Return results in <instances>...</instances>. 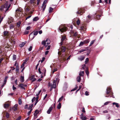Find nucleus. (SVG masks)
<instances>
[{
	"instance_id": "obj_1",
	"label": "nucleus",
	"mask_w": 120,
	"mask_h": 120,
	"mask_svg": "<svg viewBox=\"0 0 120 120\" xmlns=\"http://www.w3.org/2000/svg\"><path fill=\"white\" fill-rule=\"evenodd\" d=\"M15 16L17 18H20L22 15V8H18L15 11Z\"/></svg>"
},
{
	"instance_id": "obj_2",
	"label": "nucleus",
	"mask_w": 120,
	"mask_h": 120,
	"mask_svg": "<svg viewBox=\"0 0 120 120\" xmlns=\"http://www.w3.org/2000/svg\"><path fill=\"white\" fill-rule=\"evenodd\" d=\"M11 6L10 4H8V3L6 2L5 4L3 6L1 7V8L0 9L1 10L3 11H5V12H6L7 11L9 10V9Z\"/></svg>"
},
{
	"instance_id": "obj_3",
	"label": "nucleus",
	"mask_w": 120,
	"mask_h": 120,
	"mask_svg": "<svg viewBox=\"0 0 120 120\" xmlns=\"http://www.w3.org/2000/svg\"><path fill=\"white\" fill-rule=\"evenodd\" d=\"M53 84H52L49 82L48 83V86H49L51 87L50 89V91H51L52 90V89L53 88H55L56 87V81L55 80H54L53 82Z\"/></svg>"
},
{
	"instance_id": "obj_4",
	"label": "nucleus",
	"mask_w": 120,
	"mask_h": 120,
	"mask_svg": "<svg viewBox=\"0 0 120 120\" xmlns=\"http://www.w3.org/2000/svg\"><path fill=\"white\" fill-rule=\"evenodd\" d=\"M50 43V41L49 39L47 38L45 41H44L42 42L41 44L42 45H43L44 46H45L46 47L49 45Z\"/></svg>"
},
{
	"instance_id": "obj_5",
	"label": "nucleus",
	"mask_w": 120,
	"mask_h": 120,
	"mask_svg": "<svg viewBox=\"0 0 120 120\" xmlns=\"http://www.w3.org/2000/svg\"><path fill=\"white\" fill-rule=\"evenodd\" d=\"M59 29L60 32H63L65 31L68 28L67 27L64 25H63L62 26H60L59 28Z\"/></svg>"
},
{
	"instance_id": "obj_6",
	"label": "nucleus",
	"mask_w": 120,
	"mask_h": 120,
	"mask_svg": "<svg viewBox=\"0 0 120 120\" xmlns=\"http://www.w3.org/2000/svg\"><path fill=\"white\" fill-rule=\"evenodd\" d=\"M30 5L29 4H26L25 7V9L26 11H28L30 10Z\"/></svg>"
},
{
	"instance_id": "obj_7",
	"label": "nucleus",
	"mask_w": 120,
	"mask_h": 120,
	"mask_svg": "<svg viewBox=\"0 0 120 120\" xmlns=\"http://www.w3.org/2000/svg\"><path fill=\"white\" fill-rule=\"evenodd\" d=\"M62 38L61 39V41L60 43V45H62L63 44V42L66 39V37L65 36H61Z\"/></svg>"
},
{
	"instance_id": "obj_8",
	"label": "nucleus",
	"mask_w": 120,
	"mask_h": 120,
	"mask_svg": "<svg viewBox=\"0 0 120 120\" xmlns=\"http://www.w3.org/2000/svg\"><path fill=\"white\" fill-rule=\"evenodd\" d=\"M19 86L21 88L25 90V89L24 87L26 86L27 85H23V84L21 83L19 85Z\"/></svg>"
},
{
	"instance_id": "obj_9",
	"label": "nucleus",
	"mask_w": 120,
	"mask_h": 120,
	"mask_svg": "<svg viewBox=\"0 0 120 120\" xmlns=\"http://www.w3.org/2000/svg\"><path fill=\"white\" fill-rule=\"evenodd\" d=\"M8 78V77L7 76H6L5 77L4 79V81L3 83V84L1 86V87L2 88L4 86V85L6 83Z\"/></svg>"
},
{
	"instance_id": "obj_10",
	"label": "nucleus",
	"mask_w": 120,
	"mask_h": 120,
	"mask_svg": "<svg viewBox=\"0 0 120 120\" xmlns=\"http://www.w3.org/2000/svg\"><path fill=\"white\" fill-rule=\"evenodd\" d=\"M53 107H52L51 106L50 107L49 109L47 112L48 114H49L50 113V112L52 110Z\"/></svg>"
},
{
	"instance_id": "obj_11",
	"label": "nucleus",
	"mask_w": 120,
	"mask_h": 120,
	"mask_svg": "<svg viewBox=\"0 0 120 120\" xmlns=\"http://www.w3.org/2000/svg\"><path fill=\"white\" fill-rule=\"evenodd\" d=\"M84 58L85 57L84 56H81L78 57V59L80 61H82L84 59Z\"/></svg>"
},
{
	"instance_id": "obj_12",
	"label": "nucleus",
	"mask_w": 120,
	"mask_h": 120,
	"mask_svg": "<svg viewBox=\"0 0 120 120\" xmlns=\"http://www.w3.org/2000/svg\"><path fill=\"white\" fill-rule=\"evenodd\" d=\"M30 80L32 81V82H33L35 81L36 79L35 78L34 75H33L32 76L30 79Z\"/></svg>"
},
{
	"instance_id": "obj_13",
	"label": "nucleus",
	"mask_w": 120,
	"mask_h": 120,
	"mask_svg": "<svg viewBox=\"0 0 120 120\" xmlns=\"http://www.w3.org/2000/svg\"><path fill=\"white\" fill-rule=\"evenodd\" d=\"M35 36L33 34V33H31L30 35L29 36V37L30 38H31V39H32L35 37Z\"/></svg>"
},
{
	"instance_id": "obj_14",
	"label": "nucleus",
	"mask_w": 120,
	"mask_h": 120,
	"mask_svg": "<svg viewBox=\"0 0 120 120\" xmlns=\"http://www.w3.org/2000/svg\"><path fill=\"white\" fill-rule=\"evenodd\" d=\"M18 106L17 104H15L12 108L13 110L14 111H15L17 110V107Z\"/></svg>"
},
{
	"instance_id": "obj_15",
	"label": "nucleus",
	"mask_w": 120,
	"mask_h": 120,
	"mask_svg": "<svg viewBox=\"0 0 120 120\" xmlns=\"http://www.w3.org/2000/svg\"><path fill=\"white\" fill-rule=\"evenodd\" d=\"M111 89L109 87H107L106 89V93L107 94H109L111 91Z\"/></svg>"
},
{
	"instance_id": "obj_16",
	"label": "nucleus",
	"mask_w": 120,
	"mask_h": 120,
	"mask_svg": "<svg viewBox=\"0 0 120 120\" xmlns=\"http://www.w3.org/2000/svg\"><path fill=\"white\" fill-rule=\"evenodd\" d=\"M113 105H115L116 107L118 108L119 107V104L115 102H113L112 103Z\"/></svg>"
},
{
	"instance_id": "obj_17",
	"label": "nucleus",
	"mask_w": 120,
	"mask_h": 120,
	"mask_svg": "<svg viewBox=\"0 0 120 120\" xmlns=\"http://www.w3.org/2000/svg\"><path fill=\"white\" fill-rule=\"evenodd\" d=\"M26 43V41L22 42L21 44H19V46L20 47H23Z\"/></svg>"
},
{
	"instance_id": "obj_18",
	"label": "nucleus",
	"mask_w": 120,
	"mask_h": 120,
	"mask_svg": "<svg viewBox=\"0 0 120 120\" xmlns=\"http://www.w3.org/2000/svg\"><path fill=\"white\" fill-rule=\"evenodd\" d=\"M61 52H65L66 49V48L65 47H62L61 48Z\"/></svg>"
},
{
	"instance_id": "obj_19",
	"label": "nucleus",
	"mask_w": 120,
	"mask_h": 120,
	"mask_svg": "<svg viewBox=\"0 0 120 120\" xmlns=\"http://www.w3.org/2000/svg\"><path fill=\"white\" fill-rule=\"evenodd\" d=\"M9 105L8 104H4V108H6L9 107Z\"/></svg>"
},
{
	"instance_id": "obj_20",
	"label": "nucleus",
	"mask_w": 120,
	"mask_h": 120,
	"mask_svg": "<svg viewBox=\"0 0 120 120\" xmlns=\"http://www.w3.org/2000/svg\"><path fill=\"white\" fill-rule=\"evenodd\" d=\"M39 19V18L38 17H35L33 19V20L34 21L36 22Z\"/></svg>"
},
{
	"instance_id": "obj_21",
	"label": "nucleus",
	"mask_w": 120,
	"mask_h": 120,
	"mask_svg": "<svg viewBox=\"0 0 120 120\" xmlns=\"http://www.w3.org/2000/svg\"><path fill=\"white\" fill-rule=\"evenodd\" d=\"M61 107V103H59V104L57 106V108L58 109H60Z\"/></svg>"
},
{
	"instance_id": "obj_22",
	"label": "nucleus",
	"mask_w": 120,
	"mask_h": 120,
	"mask_svg": "<svg viewBox=\"0 0 120 120\" xmlns=\"http://www.w3.org/2000/svg\"><path fill=\"white\" fill-rule=\"evenodd\" d=\"M84 74V72L83 71H81L79 73V75L80 76H83Z\"/></svg>"
},
{
	"instance_id": "obj_23",
	"label": "nucleus",
	"mask_w": 120,
	"mask_h": 120,
	"mask_svg": "<svg viewBox=\"0 0 120 120\" xmlns=\"http://www.w3.org/2000/svg\"><path fill=\"white\" fill-rule=\"evenodd\" d=\"M81 77L80 76H79L77 77V81L78 82H80L81 80Z\"/></svg>"
},
{
	"instance_id": "obj_24",
	"label": "nucleus",
	"mask_w": 120,
	"mask_h": 120,
	"mask_svg": "<svg viewBox=\"0 0 120 120\" xmlns=\"http://www.w3.org/2000/svg\"><path fill=\"white\" fill-rule=\"evenodd\" d=\"M81 29L82 30H85L86 29V27H84L83 26H82L80 27Z\"/></svg>"
},
{
	"instance_id": "obj_25",
	"label": "nucleus",
	"mask_w": 120,
	"mask_h": 120,
	"mask_svg": "<svg viewBox=\"0 0 120 120\" xmlns=\"http://www.w3.org/2000/svg\"><path fill=\"white\" fill-rule=\"evenodd\" d=\"M38 113L39 112L37 110H36L35 111V112L34 113V116H36Z\"/></svg>"
},
{
	"instance_id": "obj_26",
	"label": "nucleus",
	"mask_w": 120,
	"mask_h": 120,
	"mask_svg": "<svg viewBox=\"0 0 120 120\" xmlns=\"http://www.w3.org/2000/svg\"><path fill=\"white\" fill-rule=\"evenodd\" d=\"M90 41L89 40V39H88L85 40L84 41V43L85 44H87Z\"/></svg>"
},
{
	"instance_id": "obj_27",
	"label": "nucleus",
	"mask_w": 120,
	"mask_h": 120,
	"mask_svg": "<svg viewBox=\"0 0 120 120\" xmlns=\"http://www.w3.org/2000/svg\"><path fill=\"white\" fill-rule=\"evenodd\" d=\"M33 104H32L29 106V107H28V109H31V108L33 107Z\"/></svg>"
},
{
	"instance_id": "obj_28",
	"label": "nucleus",
	"mask_w": 120,
	"mask_h": 120,
	"mask_svg": "<svg viewBox=\"0 0 120 120\" xmlns=\"http://www.w3.org/2000/svg\"><path fill=\"white\" fill-rule=\"evenodd\" d=\"M8 33V31H4V34L5 36H7Z\"/></svg>"
},
{
	"instance_id": "obj_29",
	"label": "nucleus",
	"mask_w": 120,
	"mask_h": 120,
	"mask_svg": "<svg viewBox=\"0 0 120 120\" xmlns=\"http://www.w3.org/2000/svg\"><path fill=\"white\" fill-rule=\"evenodd\" d=\"M88 68H86L85 70L87 76L88 75L89 73L88 71Z\"/></svg>"
},
{
	"instance_id": "obj_30",
	"label": "nucleus",
	"mask_w": 120,
	"mask_h": 120,
	"mask_svg": "<svg viewBox=\"0 0 120 120\" xmlns=\"http://www.w3.org/2000/svg\"><path fill=\"white\" fill-rule=\"evenodd\" d=\"M47 0H45L43 2V4H42V8H43L44 7V6L45 5V4L47 3Z\"/></svg>"
},
{
	"instance_id": "obj_31",
	"label": "nucleus",
	"mask_w": 120,
	"mask_h": 120,
	"mask_svg": "<svg viewBox=\"0 0 120 120\" xmlns=\"http://www.w3.org/2000/svg\"><path fill=\"white\" fill-rule=\"evenodd\" d=\"M20 81L22 82L24 81V77L23 76H21V77Z\"/></svg>"
},
{
	"instance_id": "obj_32",
	"label": "nucleus",
	"mask_w": 120,
	"mask_h": 120,
	"mask_svg": "<svg viewBox=\"0 0 120 120\" xmlns=\"http://www.w3.org/2000/svg\"><path fill=\"white\" fill-rule=\"evenodd\" d=\"M57 68H53V70L52 71V73L53 74L54 73L55 71H57Z\"/></svg>"
},
{
	"instance_id": "obj_33",
	"label": "nucleus",
	"mask_w": 120,
	"mask_h": 120,
	"mask_svg": "<svg viewBox=\"0 0 120 120\" xmlns=\"http://www.w3.org/2000/svg\"><path fill=\"white\" fill-rule=\"evenodd\" d=\"M63 96H62L60 98L58 101V102H60L63 99Z\"/></svg>"
},
{
	"instance_id": "obj_34",
	"label": "nucleus",
	"mask_w": 120,
	"mask_h": 120,
	"mask_svg": "<svg viewBox=\"0 0 120 120\" xmlns=\"http://www.w3.org/2000/svg\"><path fill=\"white\" fill-rule=\"evenodd\" d=\"M19 68L18 65L16 66V71L17 72H18L19 71Z\"/></svg>"
},
{
	"instance_id": "obj_35",
	"label": "nucleus",
	"mask_w": 120,
	"mask_h": 120,
	"mask_svg": "<svg viewBox=\"0 0 120 120\" xmlns=\"http://www.w3.org/2000/svg\"><path fill=\"white\" fill-rule=\"evenodd\" d=\"M13 22L14 21L13 18H11L10 19L9 21L8 22Z\"/></svg>"
},
{
	"instance_id": "obj_36",
	"label": "nucleus",
	"mask_w": 120,
	"mask_h": 120,
	"mask_svg": "<svg viewBox=\"0 0 120 120\" xmlns=\"http://www.w3.org/2000/svg\"><path fill=\"white\" fill-rule=\"evenodd\" d=\"M53 9L51 7H50L49 9V13H51Z\"/></svg>"
},
{
	"instance_id": "obj_37",
	"label": "nucleus",
	"mask_w": 120,
	"mask_h": 120,
	"mask_svg": "<svg viewBox=\"0 0 120 120\" xmlns=\"http://www.w3.org/2000/svg\"><path fill=\"white\" fill-rule=\"evenodd\" d=\"M32 109H30V110L28 112V113H27V116H29L30 115V113L32 111Z\"/></svg>"
},
{
	"instance_id": "obj_38",
	"label": "nucleus",
	"mask_w": 120,
	"mask_h": 120,
	"mask_svg": "<svg viewBox=\"0 0 120 120\" xmlns=\"http://www.w3.org/2000/svg\"><path fill=\"white\" fill-rule=\"evenodd\" d=\"M89 59L88 58H86L85 60V64H86L89 61Z\"/></svg>"
},
{
	"instance_id": "obj_39",
	"label": "nucleus",
	"mask_w": 120,
	"mask_h": 120,
	"mask_svg": "<svg viewBox=\"0 0 120 120\" xmlns=\"http://www.w3.org/2000/svg\"><path fill=\"white\" fill-rule=\"evenodd\" d=\"M94 42H95L94 40H93L92 41L90 42V45L89 46H91V45H92L94 44Z\"/></svg>"
},
{
	"instance_id": "obj_40",
	"label": "nucleus",
	"mask_w": 120,
	"mask_h": 120,
	"mask_svg": "<svg viewBox=\"0 0 120 120\" xmlns=\"http://www.w3.org/2000/svg\"><path fill=\"white\" fill-rule=\"evenodd\" d=\"M81 119L82 120H86V118L85 116H84V117H82Z\"/></svg>"
},
{
	"instance_id": "obj_41",
	"label": "nucleus",
	"mask_w": 120,
	"mask_h": 120,
	"mask_svg": "<svg viewBox=\"0 0 120 120\" xmlns=\"http://www.w3.org/2000/svg\"><path fill=\"white\" fill-rule=\"evenodd\" d=\"M25 64V62H23V63L22 64V65H21V68H23V67L24 66V64Z\"/></svg>"
},
{
	"instance_id": "obj_42",
	"label": "nucleus",
	"mask_w": 120,
	"mask_h": 120,
	"mask_svg": "<svg viewBox=\"0 0 120 120\" xmlns=\"http://www.w3.org/2000/svg\"><path fill=\"white\" fill-rule=\"evenodd\" d=\"M38 31H36L34 32L33 34L34 35V36H35L36 35L38 34Z\"/></svg>"
},
{
	"instance_id": "obj_43",
	"label": "nucleus",
	"mask_w": 120,
	"mask_h": 120,
	"mask_svg": "<svg viewBox=\"0 0 120 120\" xmlns=\"http://www.w3.org/2000/svg\"><path fill=\"white\" fill-rule=\"evenodd\" d=\"M13 60H16V56L15 55H14L13 56Z\"/></svg>"
},
{
	"instance_id": "obj_44",
	"label": "nucleus",
	"mask_w": 120,
	"mask_h": 120,
	"mask_svg": "<svg viewBox=\"0 0 120 120\" xmlns=\"http://www.w3.org/2000/svg\"><path fill=\"white\" fill-rule=\"evenodd\" d=\"M111 102L110 101H107L104 104V105H108L109 103H110Z\"/></svg>"
},
{
	"instance_id": "obj_45",
	"label": "nucleus",
	"mask_w": 120,
	"mask_h": 120,
	"mask_svg": "<svg viewBox=\"0 0 120 120\" xmlns=\"http://www.w3.org/2000/svg\"><path fill=\"white\" fill-rule=\"evenodd\" d=\"M6 117L7 118H8L9 117V114L8 112H7L6 113Z\"/></svg>"
},
{
	"instance_id": "obj_46",
	"label": "nucleus",
	"mask_w": 120,
	"mask_h": 120,
	"mask_svg": "<svg viewBox=\"0 0 120 120\" xmlns=\"http://www.w3.org/2000/svg\"><path fill=\"white\" fill-rule=\"evenodd\" d=\"M84 43V42H81L79 44V46H82L83 45Z\"/></svg>"
},
{
	"instance_id": "obj_47",
	"label": "nucleus",
	"mask_w": 120,
	"mask_h": 120,
	"mask_svg": "<svg viewBox=\"0 0 120 120\" xmlns=\"http://www.w3.org/2000/svg\"><path fill=\"white\" fill-rule=\"evenodd\" d=\"M85 50V49H82V50H80L79 51V53H81L82 52H83Z\"/></svg>"
},
{
	"instance_id": "obj_48",
	"label": "nucleus",
	"mask_w": 120,
	"mask_h": 120,
	"mask_svg": "<svg viewBox=\"0 0 120 120\" xmlns=\"http://www.w3.org/2000/svg\"><path fill=\"white\" fill-rule=\"evenodd\" d=\"M46 5H44V7H43V8L42 9V11H44L45 10V9L46 8Z\"/></svg>"
},
{
	"instance_id": "obj_49",
	"label": "nucleus",
	"mask_w": 120,
	"mask_h": 120,
	"mask_svg": "<svg viewBox=\"0 0 120 120\" xmlns=\"http://www.w3.org/2000/svg\"><path fill=\"white\" fill-rule=\"evenodd\" d=\"M14 27V26L12 25H11L10 26V29H13Z\"/></svg>"
},
{
	"instance_id": "obj_50",
	"label": "nucleus",
	"mask_w": 120,
	"mask_h": 120,
	"mask_svg": "<svg viewBox=\"0 0 120 120\" xmlns=\"http://www.w3.org/2000/svg\"><path fill=\"white\" fill-rule=\"evenodd\" d=\"M30 28H31L30 26H27L26 27V29L27 30H29L30 29Z\"/></svg>"
},
{
	"instance_id": "obj_51",
	"label": "nucleus",
	"mask_w": 120,
	"mask_h": 120,
	"mask_svg": "<svg viewBox=\"0 0 120 120\" xmlns=\"http://www.w3.org/2000/svg\"><path fill=\"white\" fill-rule=\"evenodd\" d=\"M32 47L31 46H30L28 49L29 51H31L32 49Z\"/></svg>"
},
{
	"instance_id": "obj_52",
	"label": "nucleus",
	"mask_w": 120,
	"mask_h": 120,
	"mask_svg": "<svg viewBox=\"0 0 120 120\" xmlns=\"http://www.w3.org/2000/svg\"><path fill=\"white\" fill-rule=\"evenodd\" d=\"M19 105H21L22 104V101L21 99H19Z\"/></svg>"
},
{
	"instance_id": "obj_53",
	"label": "nucleus",
	"mask_w": 120,
	"mask_h": 120,
	"mask_svg": "<svg viewBox=\"0 0 120 120\" xmlns=\"http://www.w3.org/2000/svg\"><path fill=\"white\" fill-rule=\"evenodd\" d=\"M101 16L100 15H98L97 16L96 18L98 19H100L99 18L100 17H101Z\"/></svg>"
},
{
	"instance_id": "obj_54",
	"label": "nucleus",
	"mask_w": 120,
	"mask_h": 120,
	"mask_svg": "<svg viewBox=\"0 0 120 120\" xmlns=\"http://www.w3.org/2000/svg\"><path fill=\"white\" fill-rule=\"evenodd\" d=\"M36 99V98L35 97H34L33 98V99H32V102H33L34 101H35Z\"/></svg>"
},
{
	"instance_id": "obj_55",
	"label": "nucleus",
	"mask_w": 120,
	"mask_h": 120,
	"mask_svg": "<svg viewBox=\"0 0 120 120\" xmlns=\"http://www.w3.org/2000/svg\"><path fill=\"white\" fill-rule=\"evenodd\" d=\"M45 59V58L44 57H43L42 58V60L41 61V63H42L43 61Z\"/></svg>"
},
{
	"instance_id": "obj_56",
	"label": "nucleus",
	"mask_w": 120,
	"mask_h": 120,
	"mask_svg": "<svg viewBox=\"0 0 120 120\" xmlns=\"http://www.w3.org/2000/svg\"><path fill=\"white\" fill-rule=\"evenodd\" d=\"M29 59V58H26L25 61L24 62H25V64L26 63V62L28 61V60Z\"/></svg>"
},
{
	"instance_id": "obj_57",
	"label": "nucleus",
	"mask_w": 120,
	"mask_h": 120,
	"mask_svg": "<svg viewBox=\"0 0 120 120\" xmlns=\"http://www.w3.org/2000/svg\"><path fill=\"white\" fill-rule=\"evenodd\" d=\"M50 47H51V46L50 45H49L47 47L46 49L47 50H49L50 48Z\"/></svg>"
},
{
	"instance_id": "obj_58",
	"label": "nucleus",
	"mask_w": 120,
	"mask_h": 120,
	"mask_svg": "<svg viewBox=\"0 0 120 120\" xmlns=\"http://www.w3.org/2000/svg\"><path fill=\"white\" fill-rule=\"evenodd\" d=\"M35 0H30V3L31 4H33L34 3V2Z\"/></svg>"
},
{
	"instance_id": "obj_59",
	"label": "nucleus",
	"mask_w": 120,
	"mask_h": 120,
	"mask_svg": "<svg viewBox=\"0 0 120 120\" xmlns=\"http://www.w3.org/2000/svg\"><path fill=\"white\" fill-rule=\"evenodd\" d=\"M21 118V116H19L18 118L16 120H20Z\"/></svg>"
},
{
	"instance_id": "obj_60",
	"label": "nucleus",
	"mask_w": 120,
	"mask_h": 120,
	"mask_svg": "<svg viewBox=\"0 0 120 120\" xmlns=\"http://www.w3.org/2000/svg\"><path fill=\"white\" fill-rule=\"evenodd\" d=\"M89 92H88L87 91H86L85 92V95L86 96H88L89 95Z\"/></svg>"
},
{
	"instance_id": "obj_61",
	"label": "nucleus",
	"mask_w": 120,
	"mask_h": 120,
	"mask_svg": "<svg viewBox=\"0 0 120 120\" xmlns=\"http://www.w3.org/2000/svg\"><path fill=\"white\" fill-rule=\"evenodd\" d=\"M29 32V31H26L24 32V34H28Z\"/></svg>"
},
{
	"instance_id": "obj_62",
	"label": "nucleus",
	"mask_w": 120,
	"mask_h": 120,
	"mask_svg": "<svg viewBox=\"0 0 120 120\" xmlns=\"http://www.w3.org/2000/svg\"><path fill=\"white\" fill-rule=\"evenodd\" d=\"M17 23V27H19L20 25V24H21V23Z\"/></svg>"
},
{
	"instance_id": "obj_63",
	"label": "nucleus",
	"mask_w": 120,
	"mask_h": 120,
	"mask_svg": "<svg viewBox=\"0 0 120 120\" xmlns=\"http://www.w3.org/2000/svg\"><path fill=\"white\" fill-rule=\"evenodd\" d=\"M82 112H85V109H84V107H83V108H82Z\"/></svg>"
},
{
	"instance_id": "obj_64",
	"label": "nucleus",
	"mask_w": 120,
	"mask_h": 120,
	"mask_svg": "<svg viewBox=\"0 0 120 120\" xmlns=\"http://www.w3.org/2000/svg\"><path fill=\"white\" fill-rule=\"evenodd\" d=\"M4 58H1L0 59V64L1 63L2 61L3 60Z\"/></svg>"
}]
</instances>
